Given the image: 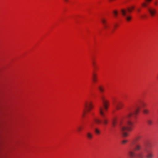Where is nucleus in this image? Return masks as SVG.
<instances>
[{
	"mask_svg": "<svg viewBox=\"0 0 158 158\" xmlns=\"http://www.w3.org/2000/svg\"><path fill=\"white\" fill-rule=\"evenodd\" d=\"M135 7L131 6L130 7L127 8V9H121L120 12L124 19L127 22L130 21L131 19V17L129 14L134 10Z\"/></svg>",
	"mask_w": 158,
	"mask_h": 158,
	"instance_id": "5",
	"label": "nucleus"
},
{
	"mask_svg": "<svg viewBox=\"0 0 158 158\" xmlns=\"http://www.w3.org/2000/svg\"><path fill=\"white\" fill-rule=\"evenodd\" d=\"M102 23L103 25V29L105 30H110L111 31L113 32L116 27V26L115 25L113 27L114 28L111 29L110 28V25L106 22V20L104 19H102Z\"/></svg>",
	"mask_w": 158,
	"mask_h": 158,
	"instance_id": "7",
	"label": "nucleus"
},
{
	"mask_svg": "<svg viewBox=\"0 0 158 158\" xmlns=\"http://www.w3.org/2000/svg\"><path fill=\"white\" fill-rule=\"evenodd\" d=\"M147 10L152 16H154L156 13V10L153 7H148Z\"/></svg>",
	"mask_w": 158,
	"mask_h": 158,
	"instance_id": "8",
	"label": "nucleus"
},
{
	"mask_svg": "<svg viewBox=\"0 0 158 158\" xmlns=\"http://www.w3.org/2000/svg\"><path fill=\"white\" fill-rule=\"evenodd\" d=\"M140 17L141 18H144V16H143V15L140 16Z\"/></svg>",
	"mask_w": 158,
	"mask_h": 158,
	"instance_id": "23",
	"label": "nucleus"
},
{
	"mask_svg": "<svg viewBox=\"0 0 158 158\" xmlns=\"http://www.w3.org/2000/svg\"><path fill=\"white\" fill-rule=\"evenodd\" d=\"M140 137V136L137 135L132 141L128 151L129 158H143L145 155L146 158H152L153 151L150 143H146L144 146L136 144Z\"/></svg>",
	"mask_w": 158,
	"mask_h": 158,
	"instance_id": "3",
	"label": "nucleus"
},
{
	"mask_svg": "<svg viewBox=\"0 0 158 158\" xmlns=\"http://www.w3.org/2000/svg\"><path fill=\"white\" fill-rule=\"evenodd\" d=\"M147 104L145 103L142 102L139 106L138 105L135 107L132 106L128 107L126 111L127 114L125 115L119 119L115 118L113 119L112 126L114 127L117 124L119 126L123 136L124 137H127L129 135L127 132L131 131L134 127L133 123L131 121L130 119L136 118L139 109L141 108H145Z\"/></svg>",
	"mask_w": 158,
	"mask_h": 158,
	"instance_id": "1",
	"label": "nucleus"
},
{
	"mask_svg": "<svg viewBox=\"0 0 158 158\" xmlns=\"http://www.w3.org/2000/svg\"><path fill=\"white\" fill-rule=\"evenodd\" d=\"M128 142V141L127 140H123L122 142V143L123 144H126Z\"/></svg>",
	"mask_w": 158,
	"mask_h": 158,
	"instance_id": "17",
	"label": "nucleus"
},
{
	"mask_svg": "<svg viewBox=\"0 0 158 158\" xmlns=\"http://www.w3.org/2000/svg\"><path fill=\"white\" fill-rule=\"evenodd\" d=\"M148 123L149 125H151L152 124L153 122L152 120H148Z\"/></svg>",
	"mask_w": 158,
	"mask_h": 158,
	"instance_id": "16",
	"label": "nucleus"
},
{
	"mask_svg": "<svg viewBox=\"0 0 158 158\" xmlns=\"http://www.w3.org/2000/svg\"><path fill=\"white\" fill-rule=\"evenodd\" d=\"M94 123L93 124L92 126L94 127V128H95V124L96 123H97L98 122V120L96 118H94Z\"/></svg>",
	"mask_w": 158,
	"mask_h": 158,
	"instance_id": "14",
	"label": "nucleus"
},
{
	"mask_svg": "<svg viewBox=\"0 0 158 158\" xmlns=\"http://www.w3.org/2000/svg\"><path fill=\"white\" fill-rule=\"evenodd\" d=\"M92 63H93V65L94 66V67H95V61L94 60H93Z\"/></svg>",
	"mask_w": 158,
	"mask_h": 158,
	"instance_id": "21",
	"label": "nucleus"
},
{
	"mask_svg": "<svg viewBox=\"0 0 158 158\" xmlns=\"http://www.w3.org/2000/svg\"><path fill=\"white\" fill-rule=\"evenodd\" d=\"M113 15L114 18H117L118 15V11L116 10H114L113 11Z\"/></svg>",
	"mask_w": 158,
	"mask_h": 158,
	"instance_id": "11",
	"label": "nucleus"
},
{
	"mask_svg": "<svg viewBox=\"0 0 158 158\" xmlns=\"http://www.w3.org/2000/svg\"><path fill=\"white\" fill-rule=\"evenodd\" d=\"M137 11L138 12H139L140 11V9L139 8H138L137 9Z\"/></svg>",
	"mask_w": 158,
	"mask_h": 158,
	"instance_id": "22",
	"label": "nucleus"
},
{
	"mask_svg": "<svg viewBox=\"0 0 158 158\" xmlns=\"http://www.w3.org/2000/svg\"><path fill=\"white\" fill-rule=\"evenodd\" d=\"M83 106L82 116L84 117L86 113L89 112L92 108L93 105L91 102H86L84 103Z\"/></svg>",
	"mask_w": 158,
	"mask_h": 158,
	"instance_id": "6",
	"label": "nucleus"
},
{
	"mask_svg": "<svg viewBox=\"0 0 158 158\" xmlns=\"http://www.w3.org/2000/svg\"><path fill=\"white\" fill-rule=\"evenodd\" d=\"M86 136L88 140H91L93 138V135L90 132H87L86 133Z\"/></svg>",
	"mask_w": 158,
	"mask_h": 158,
	"instance_id": "9",
	"label": "nucleus"
},
{
	"mask_svg": "<svg viewBox=\"0 0 158 158\" xmlns=\"http://www.w3.org/2000/svg\"><path fill=\"white\" fill-rule=\"evenodd\" d=\"M154 4L156 6H157L158 4V2L157 1H155L154 2Z\"/></svg>",
	"mask_w": 158,
	"mask_h": 158,
	"instance_id": "20",
	"label": "nucleus"
},
{
	"mask_svg": "<svg viewBox=\"0 0 158 158\" xmlns=\"http://www.w3.org/2000/svg\"><path fill=\"white\" fill-rule=\"evenodd\" d=\"M97 81V77L96 74L94 72L93 75V81L94 83H95Z\"/></svg>",
	"mask_w": 158,
	"mask_h": 158,
	"instance_id": "10",
	"label": "nucleus"
},
{
	"mask_svg": "<svg viewBox=\"0 0 158 158\" xmlns=\"http://www.w3.org/2000/svg\"><path fill=\"white\" fill-rule=\"evenodd\" d=\"M114 106L116 107V109L117 110H119L121 109L122 107V104L120 103H118L116 104V105H114Z\"/></svg>",
	"mask_w": 158,
	"mask_h": 158,
	"instance_id": "12",
	"label": "nucleus"
},
{
	"mask_svg": "<svg viewBox=\"0 0 158 158\" xmlns=\"http://www.w3.org/2000/svg\"><path fill=\"white\" fill-rule=\"evenodd\" d=\"M140 137V136L137 135L132 141L128 151L129 158H143L145 155L146 158H152L153 151L150 143H146L144 146L136 144Z\"/></svg>",
	"mask_w": 158,
	"mask_h": 158,
	"instance_id": "2",
	"label": "nucleus"
},
{
	"mask_svg": "<svg viewBox=\"0 0 158 158\" xmlns=\"http://www.w3.org/2000/svg\"><path fill=\"white\" fill-rule=\"evenodd\" d=\"M143 112L144 114H147L149 113V111L148 109H144L143 110Z\"/></svg>",
	"mask_w": 158,
	"mask_h": 158,
	"instance_id": "15",
	"label": "nucleus"
},
{
	"mask_svg": "<svg viewBox=\"0 0 158 158\" xmlns=\"http://www.w3.org/2000/svg\"><path fill=\"white\" fill-rule=\"evenodd\" d=\"M152 0H145L146 2H144L142 4V6L144 7H147L148 6V4L150 3Z\"/></svg>",
	"mask_w": 158,
	"mask_h": 158,
	"instance_id": "13",
	"label": "nucleus"
},
{
	"mask_svg": "<svg viewBox=\"0 0 158 158\" xmlns=\"http://www.w3.org/2000/svg\"><path fill=\"white\" fill-rule=\"evenodd\" d=\"M99 94L100 100L102 102V106L99 108V115H100L102 118H99V124L102 123L104 124L107 123V121L105 117V112L107 110L109 104V102L105 98L104 92L105 89L103 87L99 85Z\"/></svg>",
	"mask_w": 158,
	"mask_h": 158,
	"instance_id": "4",
	"label": "nucleus"
},
{
	"mask_svg": "<svg viewBox=\"0 0 158 158\" xmlns=\"http://www.w3.org/2000/svg\"><path fill=\"white\" fill-rule=\"evenodd\" d=\"M81 127H77V131L78 132H80L81 131Z\"/></svg>",
	"mask_w": 158,
	"mask_h": 158,
	"instance_id": "18",
	"label": "nucleus"
},
{
	"mask_svg": "<svg viewBox=\"0 0 158 158\" xmlns=\"http://www.w3.org/2000/svg\"><path fill=\"white\" fill-rule=\"evenodd\" d=\"M94 130L96 133H99V131L97 128H94Z\"/></svg>",
	"mask_w": 158,
	"mask_h": 158,
	"instance_id": "19",
	"label": "nucleus"
},
{
	"mask_svg": "<svg viewBox=\"0 0 158 158\" xmlns=\"http://www.w3.org/2000/svg\"><path fill=\"white\" fill-rule=\"evenodd\" d=\"M66 2H68L69 0H64Z\"/></svg>",
	"mask_w": 158,
	"mask_h": 158,
	"instance_id": "24",
	"label": "nucleus"
}]
</instances>
